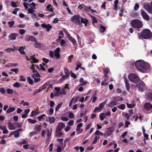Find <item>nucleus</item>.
Returning a JSON list of instances; mask_svg holds the SVG:
<instances>
[{
	"mask_svg": "<svg viewBox=\"0 0 152 152\" xmlns=\"http://www.w3.org/2000/svg\"><path fill=\"white\" fill-rule=\"evenodd\" d=\"M83 129H80V128H76V130L77 131V133L78 134L81 133L83 132Z\"/></svg>",
	"mask_w": 152,
	"mask_h": 152,
	"instance_id": "obj_55",
	"label": "nucleus"
},
{
	"mask_svg": "<svg viewBox=\"0 0 152 152\" xmlns=\"http://www.w3.org/2000/svg\"><path fill=\"white\" fill-rule=\"evenodd\" d=\"M60 48H57L54 51V56L57 59H58L60 57Z\"/></svg>",
	"mask_w": 152,
	"mask_h": 152,
	"instance_id": "obj_10",
	"label": "nucleus"
},
{
	"mask_svg": "<svg viewBox=\"0 0 152 152\" xmlns=\"http://www.w3.org/2000/svg\"><path fill=\"white\" fill-rule=\"evenodd\" d=\"M99 31L102 32L106 30V28L105 27L102 26L101 24H100L99 26Z\"/></svg>",
	"mask_w": 152,
	"mask_h": 152,
	"instance_id": "obj_30",
	"label": "nucleus"
},
{
	"mask_svg": "<svg viewBox=\"0 0 152 152\" xmlns=\"http://www.w3.org/2000/svg\"><path fill=\"white\" fill-rule=\"evenodd\" d=\"M72 21L74 23H80L81 22L87 25L88 20L86 18H83L79 15H76L73 16L72 18Z\"/></svg>",
	"mask_w": 152,
	"mask_h": 152,
	"instance_id": "obj_3",
	"label": "nucleus"
},
{
	"mask_svg": "<svg viewBox=\"0 0 152 152\" xmlns=\"http://www.w3.org/2000/svg\"><path fill=\"white\" fill-rule=\"evenodd\" d=\"M35 43V47L36 48H39L41 47V44L39 43H37V39H36V42H34Z\"/></svg>",
	"mask_w": 152,
	"mask_h": 152,
	"instance_id": "obj_49",
	"label": "nucleus"
},
{
	"mask_svg": "<svg viewBox=\"0 0 152 152\" xmlns=\"http://www.w3.org/2000/svg\"><path fill=\"white\" fill-rule=\"evenodd\" d=\"M49 120L48 121V120H47V121H49L50 124L53 123L56 120L55 118L53 117H49Z\"/></svg>",
	"mask_w": 152,
	"mask_h": 152,
	"instance_id": "obj_27",
	"label": "nucleus"
},
{
	"mask_svg": "<svg viewBox=\"0 0 152 152\" xmlns=\"http://www.w3.org/2000/svg\"><path fill=\"white\" fill-rule=\"evenodd\" d=\"M41 26L43 28H46V30L48 31H49L50 29L52 27V26L49 24H41Z\"/></svg>",
	"mask_w": 152,
	"mask_h": 152,
	"instance_id": "obj_13",
	"label": "nucleus"
},
{
	"mask_svg": "<svg viewBox=\"0 0 152 152\" xmlns=\"http://www.w3.org/2000/svg\"><path fill=\"white\" fill-rule=\"evenodd\" d=\"M126 104L127 107L129 108H134L135 107L136 105V104L134 103L131 104H130L128 103H126Z\"/></svg>",
	"mask_w": 152,
	"mask_h": 152,
	"instance_id": "obj_28",
	"label": "nucleus"
},
{
	"mask_svg": "<svg viewBox=\"0 0 152 152\" xmlns=\"http://www.w3.org/2000/svg\"><path fill=\"white\" fill-rule=\"evenodd\" d=\"M69 116L70 118H74V114L72 113L71 112H70L69 113Z\"/></svg>",
	"mask_w": 152,
	"mask_h": 152,
	"instance_id": "obj_57",
	"label": "nucleus"
},
{
	"mask_svg": "<svg viewBox=\"0 0 152 152\" xmlns=\"http://www.w3.org/2000/svg\"><path fill=\"white\" fill-rule=\"evenodd\" d=\"M136 86V87L138 90L142 92L144 90L145 88V85L144 83L142 81H139Z\"/></svg>",
	"mask_w": 152,
	"mask_h": 152,
	"instance_id": "obj_6",
	"label": "nucleus"
},
{
	"mask_svg": "<svg viewBox=\"0 0 152 152\" xmlns=\"http://www.w3.org/2000/svg\"><path fill=\"white\" fill-rule=\"evenodd\" d=\"M15 109L14 107H9L6 111L7 113H9L11 112H12L15 111Z\"/></svg>",
	"mask_w": 152,
	"mask_h": 152,
	"instance_id": "obj_34",
	"label": "nucleus"
},
{
	"mask_svg": "<svg viewBox=\"0 0 152 152\" xmlns=\"http://www.w3.org/2000/svg\"><path fill=\"white\" fill-rule=\"evenodd\" d=\"M35 129L37 131L39 132L41 129V126L40 125H37L35 127Z\"/></svg>",
	"mask_w": 152,
	"mask_h": 152,
	"instance_id": "obj_40",
	"label": "nucleus"
},
{
	"mask_svg": "<svg viewBox=\"0 0 152 152\" xmlns=\"http://www.w3.org/2000/svg\"><path fill=\"white\" fill-rule=\"evenodd\" d=\"M6 140L4 139H1L0 141V144L2 145L6 143Z\"/></svg>",
	"mask_w": 152,
	"mask_h": 152,
	"instance_id": "obj_61",
	"label": "nucleus"
},
{
	"mask_svg": "<svg viewBox=\"0 0 152 152\" xmlns=\"http://www.w3.org/2000/svg\"><path fill=\"white\" fill-rule=\"evenodd\" d=\"M65 126V125L63 123H59L58 124L56 129L61 130L63 129Z\"/></svg>",
	"mask_w": 152,
	"mask_h": 152,
	"instance_id": "obj_18",
	"label": "nucleus"
},
{
	"mask_svg": "<svg viewBox=\"0 0 152 152\" xmlns=\"http://www.w3.org/2000/svg\"><path fill=\"white\" fill-rule=\"evenodd\" d=\"M81 64L80 63H79L77 65V66L75 68V69L76 70H77L81 66Z\"/></svg>",
	"mask_w": 152,
	"mask_h": 152,
	"instance_id": "obj_64",
	"label": "nucleus"
},
{
	"mask_svg": "<svg viewBox=\"0 0 152 152\" xmlns=\"http://www.w3.org/2000/svg\"><path fill=\"white\" fill-rule=\"evenodd\" d=\"M28 122L31 124H34L36 122V121L34 120H32L31 118H28L27 120Z\"/></svg>",
	"mask_w": 152,
	"mask_h": 152,
	"instance_id": "obj_38",
	"label": "nucleus"
},
{
	"mask_svg": "<svg viewBox=\"0 0 152 152\" xmlns=\"http://www.w3.org/2000/svg\"><path fill=\"white\" fill-rule=\"evenodd\" d=\"M109 69L108 68H106L104 69V73L105 75H107L109 71Z\"/></svg>",
	"mask_w": 152,
	"mask_h": 152,
	"instance_id": "obj_50",
	"label": "nucleus"
},
{
	"mask_svg": "<svg viewBox=\"0 0 152 152\" xmlns=\"http://www.w3.org/2000/svg\"><path fill=\"white\" fill-rule=\"evenodd\" d=\"M19 33L20 34L23 35L25 33V30L23 29H20L19 30Z\"/></svg>",
	"mask_w": 152,
	"mask_h": 152,
	"instance_id": "obj_60",
	"label": "nucleus"
},
{
	"mask_svg": "<svg viewBox=\"0 0 152 152\" xmlns=\"http://www.w3.org/2000/svg\"><path fill=\"white\" fill-rule=\"evenodd\" d=\"M124 79L126 89L128 91H129L130 89V85L128 80L125 77H124Z\"/></svg>",
	"mask_w": 152,
	"mask_h": 152,
	"instance_id": "obj_15",
	"label": "nucleus"
},
{
	"mask_svg": "<svg viewBox=\"0 0 152 152\" xmlns=\"http://www.w3.org/2000/svg\"><path fill=\"white\" fill-rule=\"evenodd\" d=\"M143 107L144 109L149 110L152 109V104L149 103H146L144 104Z\"/></svg>",
	"mask_w": 152,
	"mask_h": 152,
	"instance_id": "obj_9",
	"label": "nucleus"
},
{
	"mask_svg": "<svg viewBox=\"0 0 152 152\" xmlns=\"http://www.w3.org/2000/svg\"><path fill=\"white\" fill-rule=\"evenodd\" d=\"M28 5H32L33 7V9H36V8L35 7L36 6V4L35 3L32 2L31 4H28Z\"/></svg>",
	"mask_w": 152,
	"mask_h": 152,
	"instance_id": "obj_51",
	"label": "nucleus"
},
{
	"mask_svg": "<svg viewBox=\"0 0 152 152\" xmlns=\"http://www.w3.org/2000/svg\"><path fill=\"white\" fill-rule=\"evenodd\" d=\"M13 86L14 87L18 88L21 85L19 83L17 82L14 83Z\"/></svg>",
	"mask_w": 152,
	"mask_h": 152,
	"instance_id": "obj_39",
	"label": "nucleus"
},
{
	"mask_svg": "<svg viewBox=\"0 0 152 152\" xmlns=\"http://www.w3.org/2000/svg\"><path fill=\"white\" fill-rule=\"evenodd\" d=\"M141 15L143 18L145 19L148 20L150 19V18L148 15L144 11H141Z\"/></svg>",
	"mask_w": 152,
	"mask_h": 152,
	"instance_id": "obj_12",
	"label": "nucleus"
},
{
	"mask_svg": "<svg viewBox=\"0 0 152 152\" xmlns=\"http://www.w3.org/2000/svg\"><path fill=\"white\" fill-rule=\"evenodd\" d=\"M26 40L27 41H34V42H36V39L33 36H27Z\"/></svg>",
	"mask_w": 152,
	"mask_h": 152,
	"instance_id": "obj_17",
	"label": "nucleus"
},
{
	"mask_svg": "<svg viewBox=\"0 0 152 152\" xmlns=\"http://www.w3.org/2000/svg\"><path fill=\"white\" fill-rule=\"evenodd\" d=\"M152 35L149 29H145L141 33L138 34V37L140 39H148L151 37Z\"/></svg>",
	"mask_w": 152,
	"mask_h": 152,
	"instance_id": "obj_2",
	"label": "nucleus"
},
{
	"mask_svg": "<svg viewBox=\"0 0 152 152\" xmlns=\"http://www.w3.org/2000/svg\"><path fill=\"white\" fill-rule=\"evenodd\" d=\"M95 134L97 135H99L100 136H103V133L100 132L99 130H97L95 133Z\"/></svg>",
	"mask_w": 152,
	"mask_h": 152,
	"instance_id": "obj_45",
	"label": "nucleus"
},
{
	"mask_svg": "<svg viewBox=\"0 0 152 152\" xmlns=\"http://www.w3.org/2000/svg\"><path fill=\"white\" fill-rule=\"evenodd\" d=\"M90 17L91 19L92 23L93 24H94V23H97V21L96 19V18L95 16L91 15L90 16Z\"/></svg>",
	"mask_w": 152,
	"mask_h": 152,
	"instance_id": "obj_29",
	"label": "nucleus"
},
{
	"mask_svg": "<svg viewBox=\"0 0 152 152\" xmlns=\"http://www.w3.org/2000/svg\"><path fill=\"white\" fill-rule=\"evenodd\" d=\"M52 7L51 6V5L50 4H49L47 6L46 8L49 11L53 12V10L51 7Z\"/></svg>",
	"mask_w": 152,
	"mask_h": 152,
	"instance_id": "obj_37",
	"label": "nucleus"
},
{
	"mask_svg": "<svg viewBox=\"0 0 152 152\" xmlns=\"http://www.w3.org/2000/svg\"><path fill=\"white\" fill-rule=\"evenodd\" d=\"M53 112V108H51L49 109V112L48 113V114L49 115H51Z\"/></svg>",
	"mask_w": 152,
	"mask_h": 152,
	"instance_id": "obj_62",
	"label": "nucleus"
},
{
	"mask_svg": "<svg viewBox=\"0 0 152 152\" xmlns=\"http://www.w3.org/2000/svg\"><path fill=\"white\" fill-rule=\"evenodd\" d=\"M27 60H29L31 61V62H34V63H37L38 62V59L34 57V55H32L30 56L29 58L28 57H26Z\"/></svg>",
	"mask_w": 152,
	"mask_h": 152,
	"instance_id": "obj_8",
	"label": "nucleus"
},
{
	"mask_svg": "<svg viewBox=\"0 0 152 152\" xmlns=\"http://www.w3.org/2000/svg\"><path fill=\"white\" fill-rule=\"evenodd\" d=\"M8 127L10 130H14L16 129L13 124L11 122L8 123Z\"/></svg>",
	"mask_w": 152,
	"mask_h": 152,
	"instance_id": "obj_21",
	"label": "nucleus"
},
{
	"mask_svg": "<svg viewBox=\"0 0 152 152\" xmlns=\"http://www.w3.org/2000/svg\"><path fill=\"white\" fill-rule=\"evenodd\" d=\"M71 76L72 77H73L74 78H76L77 77V76L75 73H74L72 72H71Z\"/></svg>",
	"mask_w": 152,
	"mask_h": 152,
	"instance_id": "obj_63",
	"label": "nucleus"
},
{
	"mask_svg": "<svg viewBox=\"0 0 152 152\" xmlns=\"http://www.w3.org/2000/svg\"><path fill=\"white\" fill-rule=\"evenodd\" d=\"M18 3L17 2H14V1H12L11 2V5L13 7H18L17 4V3Z\"/></svg>",
	"mask_w": 152,
	"mask_h": 152,
	"instance_id": "obj_43",
	"label": "nucleus"
},
{
	"mask_svg": "<svg viewBox=\"0 0 152 152\" xmlns=\"http://www.w3.org/2000/svg\"><path fill=\"white\" fill-rule=\"evenodd\" d=\"M37 69L39 70H41L43 71H45V69L44 67L41 64H40L39 65L36 66Z\"/></svg>",
	"mask_w": 152,
	"mask_h": 152,
	"instance_id": "obj_32",
	"label": "nucleus"
},
{
	"mask_svg": "<svg viewBox=\"0 0 152 152\" xmlns=\"http://www.w3.org/2000/svg\"><path fill=\"white\" fill-rule=\"evenodd\" d=\"M79 81L80 83V85L81 86L86 85L87 83V81L84 80V79L83 77H81L80 78Z\"/></svg>",
	"mask_w": 152,
	"mask_h": 152,
	"instance_id": "obj_22",
	"label": "nucleus"
},
{
	"mask_svg": "<svg viewBox=\"0 0 152 152\" xmlns=\"http://www.w3.org/2000/svg\"><path fill=\"white\" fill-rule=\"evenodd\" d=\"M23 130L22 129H19L14 131V137L16 138L18 137H19V132Z\"/></svg>",
	"mask_w": 152,
	"mask_h": 152,
	"instance_id": "obj_16",
	"label": "nucleus"
},
{
	"mask_svg": "<svg viewBox=\"0 0 152 152\" xmlns=\"http://www.w3.org/2000/svg\"><path fill=\"white\" fill-rule=\"evenodd\" d=\"M25 49L24 48L23 46L20 47L18 49V51L22 55H25V53L24 50V49Z\"/></svg>",
	"mask_w": 152,
	"mask_h": 152,
	"instance_id": "obj_25",
	"label": "nucleus"
},
{
	"mask_svg": "<svg viewBox=\"0 0 152 152\" xmlns=\"http://www.w3.org/2000/svg\"><path fill=\"white\" fill-rule=\"evenodd\" d=\"M118 107L122 110H124L125 108V105L124 104H122L120 106H118Z\"/></svg>",
	"mask_w": 152,
	"mask_h": 152,
	"instance_id": "obj_44",
	"label": "nucleus"
},
{
	"mask_svg": "<svg viewBox=\"0 0 152 152\" xmlns=\"http://www.w3.org/2000/svg\"><path fill=\"white\" fill-rule=\"evenodd\" d=\"M0 91L2 94H4L5 92V90L3 88H1L0 89Z\"/></svg>",
	"mask_w": 152,
	"mask_h": 152,
	"instance_id": "obj_59",
	"label": "nucleus"
},
{
	"mask_svg": "<svg viewBox=\"0 0 152 152\" xmlns=\"http://www.w3.org/2000/svg\"><path fill=\"white\" fill-rule=\"evenodd\" d=\"M105 103L104 102H103L102 103L100 104V106L99 107H96L95 108V109H94V112H96V111L97 110H101V109L104 106V105Z\"/></svg>",
	"mask_w": 152,
	"mask_h": 152,
	"instance_id": "obj_20",
	"label": "nucleus"
},
{
	"mask_svg": "<svg viewBox=\"0 0 152 152\" xmlns=\"http://www.w3.org/2000/svg\"><path fill=\"white\" fill-rule=\"evenodd\" d=\"M128 77L132 82L135 83H137L140 80L139 77L134 74H130L129 75Z\"/></svg>",
	"mask_w": 152,
	"mask_h": 152,
	"instance_id": "obj_5",
	"label": "nucleus"
},
{
	"mask_svg": "<svg viewBox=\"0 0 152 152\" xmlns=\"http://www.w3.org/2000/svg\"><path fill=\"white\" fill-rule=\"evenodd\" d=\"M108 83L107 82L106 80H105L103 81L101 83V85L102 86H105L108 85Z\"/></svg>",
	"mask_w": 152,
	"mask_h": 152,
	"instance_id": "obj_46",
	"label": "nucleus"
},
{
	"mask_svg": "<svg viewBox=\"0 0 152 152\" xmlns=\"http://www.w3.org/2000/svg\"><path fill=\"white\" fill-rule=\"evenodd\" d=\"M68 39L72 42L73 45H75L76 44V41L75 39L73 37L70 36L69 35H68Z\"/></svg>",
	"mask_w": 152,
	"mask_h": 152,
	"instance_id": "obj_19",
	"label": "nucleus"
},
{
	"mask_svg": "<svg viewBox=\"0 0 152 152\" xmlns=\"http://www.w3.org/2000/svg\"><path fill=\"white\" fill-rule=\"evenodd\" d=\"M28 13H32V14L35 11L34 10L33 8H29L28 10Z\"/></svg>",
	"mask_w": 152,
	"mask_h": 152,
	"instance_id": "obj_48",
	"label": "nucleus"
},
{
	"mask_svg": "<svg viewBox=\"0 0 152 152\" xmlns=\"http://www.w3.org/2000/svg\"><path fill=\"white\" fill-rule=\"evenodd\" d=\"M40 113V112L39 111H36L34 110H33L31 113V116L33 117L34 116L38 115Z\"/></svg>",
	"mask_w": 152,
	"mask_h": 152,
	"instance_id": "obj_23",
	"label": "nucleus"
},
{
	"mask_svg": "<svg viewBox=\"0 0 152 152\" xmlns=\"http://www.w3.org/2000/svg\"><path fill=\"white\" fill-rule=\"evenodd\" d=\"M152 7L151 8L148 4H144L143 7L149 13H152V1L151 2Z\"/></svg>",
	"mask_w": 152,
	"mask_h": 152,
	"instance_id": "obj_11",
	"label": "nucleus"
},
{
	"mask_svg": "<svg viewBox=\"0 0 152 152\" xmlns=\"http://www.w3.org/2000/svg\"><path fill=\"white\" fill-rule=\"evenodd\" d=\"M61 105H62V104H58L55 109V110L56 111H57L59 110V108L61 107Z\"/></svg>",
	"mask_w": 152,
	"mask_h": 152,
	"instance_id": "obj_58",
	"label": "nucleus"
},
{
	"mask_svg": "<svg viewBox=\"0 0 152 152\" xmlns=\"http://www.w3.org/2000/svg\"><path fill=\"white\" fill-rule=\"evenodd\" d=\"M125 126L126 128L128 127L129 125L130 124V123L127 121H126L125 122Z\"/></svg>",
	"mask_w": 152,
	"mask_h": 152,
	"instance_id": "obj_52",
	"label": "nucleus"
},
{
	"mask_svg": "<svg viewBox=\"0 0 152 152\" xmlns=\"http://www.w3.org/2000/svg\"><path fill=\"white\" fill-rule=\"evenodd\" d=\"M8 23L9 24V27L10 28H11L14 24L15 22L14 21H9L8 22Z\"/></svg>",
	"mask_w": 152,
	"mask_h": 152,
	"instance_id": "obj_41",
	"label": "nucleus"
},
{
	"mask_svg": "<svg viewBox=\"0 0 152 152\" xmlns=\"http://www.w3.org/2000/svg\"><path fill=\"white\" fill-rule=\"evenodd\" d=\"M122 115L127 120L129 119V117L131 116V115H130V114L127 113H122Z\"/></svg>",
	"mask_w": 152,
	"mask_h": 152,
	"instance_id": "obj_35",
	"label": "nucleus"
},
{
	"mask_svg": "<svg viewBox=\"0 0 152 152\" xmlns=\"http://www.w3.org/2000/svg\"><path fill=\"white\" fill-rule=\"evenodd\" d=\"M7 92L8 94H12L13 93V91L11 89L8 88L7 90Z\"/></svg>",
	"mask_w": 152,
	"mask_h": 152,
	"instance_id": "obj_54",
	"label": "nucleus"
},
{
	"mask_svg": "<svg viewBox=\"0 0 152 152\" xmlns=\"http://www.w3.org/2000/svg\"><path fill=\"white\" fill-rule=\"evenodd\" d=\"M61 130H60L56 129V136L60 137L62 135V133L61 132Z\"/></svg>",
	"mask_w": 152,
	"mask_h": 152,
	"instance_id": "obj_26",
	"label": "nucleus"
},
{
	"mask_svg": "<svg viewBox=\"0 0 152 152\" xmlns=\"http://www.w3.org/2000/svg\"><path fill=\"white\" fill-rule=\"evenodd\" d=\"M55 89L57 91V92L54 94L55 96H59L58 92L60 91V88L59 87H56L55 88Z\"/></svg>",
	"mask_w": 152,
	"mask_h": 152,
	"instance_id": "obj_36",
	"label": "nucleus"
},
{
	"mask_svg": "<svg viewBox=\"0 0 152 152\" xmlns=\"http://www.w3.org/2000/svg\"><path fill=\"white\" fill-rule=\"evenodd\" d=\"M20 104H22L24 106H29V103L27 102H24V100H22L20 103Z\"/></svg>",
	"mask_w": 152,
	"mask_h": 152,
	"instance_id": "obj_33",
	"label": "nucleus"
},
{
	"mask_svg": "<svg viewBox=\"0 0 152 152\" xmlns=\"http://www.w3.org/2000/svg\"><path fill=\"white\" fill-rule=\"evenodd\" d=\"M49 54L50 57L51 58H53L54 56V53L53 52L50 51L49 52Z\"/></svg>",
	"mask_w": 152,
	"mask_h": 152,
	"instance_id": "obj_53",
	"label": "nucleus"
},
{
	"mask_svg": "<svg viewBox=\"0 0 152 152\" xmlns=\"http://www.w3.org/2000/svg\"><path fill=\"white\" fill-rule=\"evenodd\" d=\"M18 35L16 33H12L10 34L9 37L10 39V40H14L16 39V38L18 37Z\"/></svg>",
	"mask_w": 152,
	"mask_h": 152,
	"instance_id": "obj_14",
	"label": "nucleus"
},
{
	"mask_svg": "<svg viewBox=\"0 0 152 152\" xmlns=\"http://www.w3.org/2000/svg\"><path fill=\"white\" fill-rule=\"evenodd\" d=\"M45 116V115L44 114H43L40 116H38L37 118L39 121H41L42 119L43 118L44 116Z\"/></svg>",
	"mask_w": 152,
	"mask_h": 152,
	"instance_id": "obj_42",
	"label": "nucleus"
},
{
	"mask_svg": "<svg viewBox=\"0 0 152 152\" xmlns=\"http://www.w3.org/2000/svg\"><path fill=\"white\" fill-rule=\"evenodd\" d=\"M28 80V82L30 84H32L33 83V80L29 77H28L27 78Z\"/></svg>",
	"mask_w": 152,
	"mask_h": 152,
	"instance_id": "obj_56",
	"label": "nucleus"
},
{
	"mask_svg": "<svg viewBox=\"0 0 152 152\" xmlns=\"http://www.w3.org/2000/svg\"><path fill=\"white\" fill-rule=\"evenodd\" d=\"M131 23L132 26L135 28H141L143 25L142 22L138 19H135L132 21Z\"/></svg>",
	"mask_w": 152,
	"mask_h": 152,
	"instance_id": "obj_4",
	"label": "nucleus"
},
{
	"mask_svg": "<svg viewBox=\"0 0 152 152\" xmlns=\"http://www.w3.org/2000/svg\"><path fill=\"white\" fill-rule=\"evenodd\" d=\"M118 0H115L114 1L113 5L114 7V9L115 10L118 9Z\"/></svg>",
	"mask_w": 152,
	"mask_h": 152,
	"instance_id": "obj_24",
	"label": "nucleus"
},
{
	"mask_svg": "<svg viewBox=\"0 0 152 152\" xmlns=\"http://www.w3.org/2000/svg\"><path fill=\"white\" fill-rule=\"evenodd\" d=\"M16 50L15 47L14 48H6L4 49V50L6 51H7L8 52H10L11 51L13 52Z\"/></svg>",
	"mask_w": 152,
	"mask_h": 152,
	"instance_id": "obj_31",
	"label": "nucleus"
},
{
	"mask_svg": "<svg viewBox=\"0 0 152 152\" xmlns=\"http://www.w3.org/2000/svg\"><path fill=\"white\" fill-rule=\"evenodd\" d=\"M20 81L25 82L26 80V79L23 75H20Z\"/></svg>",
	"mask_w": 152,
	"mask_h": 152,
	"instance_id": "obj_47",
	"label": "nucleus"
},
{
	"mask_svg": "<svg viewBox=\"0 0 152 152\" xmlns=\"http://www.w3.org/2000/svg\"><path fill=\"white\" fill-rule=\"evenodd\" d=\"M135 65L140 72H144L146 71L149 68V64L142 60H139L135 63Z\"/></svg>",
	"mask_w": 152,
	"mask_h": 152,
	"instance_id": "obj_1",
	"label": "nucleus"
},
{
	"mask_svg": "<svg viewBox=\"0 0 152 152\" xmlns=\"http://www.w3.org/2000/svg\"><path fill=\"white\" fill-rule=\"evenodd\" d=\"M27 60H29L31 61V62H34V63H37L38 62V59L34 57V55H32L30 56L29 58L28 57H26Z\"/></svg>",
	"mask_w": 152,
	"mask_h": 152,
	"instance_id": "obj_7",
	"label": "nucleus"
}]
</instances>
